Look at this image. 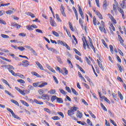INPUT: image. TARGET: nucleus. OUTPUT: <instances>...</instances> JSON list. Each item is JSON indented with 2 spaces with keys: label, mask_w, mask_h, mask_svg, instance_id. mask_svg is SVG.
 I'll list each match as a JSON object with an SVG mask.
<instances>
[{
  "label": "nucleus",
  "mask_w": 126,
  "mask_h": 126,
  "mask_svg": "<svg viewBox=\"0 0 126 126\" xmlns=\"http://www.w3.org/2000/svg\"><path fill=\"white\" fill-rule=\"evenodd\" d=\"M78 7L79 8V12L80 14H81L83 13V11H82V9L81 8V7L79 5V4L78 5Z\"/></svg>",
  "instance_id": "obj_34"
},
{
  "label": "nucleus",
  "mask_w": 126,
  "mask_h": 126,
  "mask_svg": "<svg viewBox=\"0 0 126 126\" xmlns=\"http://www.w3.org/2000/svg\"><path fill=\"white\" fill-rule=\"evenodd\" d=\"M97 62L100 68H101V70H103V71H104V67H103V65H102V63H101V62H100V61H99V60H97Z\"/></svg>",
  "instance_id": "obj_9"
},
{
  "label": "nucleus",
  "mask_w": 126,
  "mask_h": 126,
  "mask_svg": "<svg viewBox=\"0 0 126 126\" xmlns=\"http://www.w3.org/2000/svg\"><path fill=\"white\" fill-rule=\"evenodd\" d=\"M36 65L41 69V70H44V67H43V65L40 63L38 61L35 62Z\"/></svg>",
  "instance_id": "obj_8"
},
{
  "label": "nucleus",
  "mask_w": 126,
  "mask_h": 126,
  "mask_svg": "<svg viewBox=\"0 0 126 126\" xmlns=\"http://www.w3.org/2000/svg\"><path fill=\"white\" fill-rule=\"evenodd\" d=\"M25 90H24L23 91L20 90L19 93H20V94H22V95H25L26 94L25 93V91H24Z\"/></svg>",
  "instance_id": "obj_58"
},
{
  "label": "nucleus",
  "mask_w": 126,
  "mask_h": 126,
  "mask_svg": "<svg viewBox=\"0 0 126 126\" xmlns=\"http://www.w3.org/2000/svg\"><path fill=\"white\" fill-rule=\"evenodd\" d=\"M52 120H54V121H58L60 120V117L58 116H54L52 117Z\"/></svg>",
  "instance_id": "obj_40"
},
{
  "label": "nucleus",
  "mask_w": 126,
  "mask_h": 126,
  "mask_svg": "<svg viewBox=\"0 0 126 126\" xmlns=\"http://www.w3.org/2000/svg\"><path fill=\"white\" fill-rule=\"evenodd\" d=\"M57 114H58V115H60V116H61L62 118H64V115H63V112H58Z\"/></svg>",
  "instance_id": "obj_54"
},
{
  "label": "nucleus",
  "mask_w": 126,
  "mask_h": 126,
  "mask_svg": "<svg viewBox=\"0 0 126 126\" xmlns=\"http://www.w3.org/2000/svg\"><path fill=\"white\" fill-rule=\"evenodd\" d=\"M13 12H14L13 11H12L11 10H9L6 12V13L7 14H12V13H13Z\"/></svg>",
  "instance_id": "obj_52"
},
{
  "label": "nucleus",
  "mask_w": 126,
  "mask_h": 126,
  "mask_svg": "<svg viewBox=\"0 0 126 126\" xmlns=\"http://www.w3.org/2000/svg\"><path fill=\"white\" fill-rule=\"evenodd\" d=\"M77 114L76 115L77 117L78 118H79L80 119H81V118H82V117H83L82 113H80V111H79V110H77Z\"/></svg>",
  "instance_id": "obj_11"
},
{
  "label": "nucleus",
  "mask_w": 126,
  "mask_h": 126,
  "mask_svg": "<svg viewBox=\"0 0 126 126\" xmlns=\"http://www.w3.org/2000/svg\"><path fill=\"white\" fill-rule=\"evenodd\" d=\"M109 48H110L111 53L112 54H114V47H113V45H110Z\"/></svg>",
  "instance_id": "obj_32"
},
{
  "label": "nucleus",
  "mask_w": 126,
  "mask_h": 126,
  "mask_svg": "<svg viewBox=\"0 0 126 126\" xmlns=\"http://www.w3.org/2000/svg\"><path fill=\"white\" fill-rule=\"evenodd\" d=\"M99 30L101 32H103L105 34H107V31H106V29H105V25L104 24V22L103 21H101V25L99 27Z\"/></svg>",
  "instance_id": "obj_1"
},
{
  "label": "nucleus",
  "mask_w": 126,
  "mask_h": 126,
  "mask_svg": "<svg viewBox=\"0 0 126 126\" xmlns=\"http://www.w3.org/2000/svg\"><path fill=\"white\" fill-rule=\"evenodd\" d=\"M103 99H104L105 100V101H106V102H107V103H109L110 102V100H109V99H108V98H107V97H106V96H102Z\"/></svg>",
  "instance_id": "obj_63"
},
{
  "label": "nucleus",
  "mask_w": 126,
  "mask_h": 126,
  "mask_svg": "<svg viewBox=\"0 0 126 126\" xmlns=\"http://www.w3.org/2000/svg\"><path fill=\"white\" fill-rule=\"evenodd\" d=\"M72 92L73 93V94H75L76 96H77L78 95V93L76 92L75 89H73V88H71Z\"/></svg>",
  "instance_id": "obj_25"
},
{
  "label": "nucleus",
  "mask_w": 126,
  "mask_h": 126,
  "mask_svg": "<svg viewBox=\"0 0 126 126\" xmlns=\"http://www.w3.org/2000/svg\"><path fill=\"white\" fill-rule=\"evenodd\" d=\"M59 90L62 94H63V95H66V92H65L63 90L59 89Z\"/></svg>",
  "instance_id": "obj_51"
},
{
  "label": "nucleus",
  "mask_w": 126,
  "mask_h": 126,
  "mask_svg": "<svg viewBox=\"0 0 126 126\" xmlns=\"http://www.w3.org/2000/svg\"><path fill=\"white\" fill-rule=\"evenodd\" d=\"M110 122L112 124V125H113V126H117V124L115 123V121L112 120V119H110Z\"/></svg>",
  "instance_id": "obj_64"
},
{
  "label": "nucleus",
  "mask_w": 126,
  "mask_h": 126,
  "mask_svg": "<svg viewBox=\"0 0 126 126\" xmlns=\"http://www.w3.org/2000/svg\"><path fill=\"white\" fill-rule=\"evenodd\" d=\"M77 109H78V108H77V107H72L71 108V109L72 110V111L74 113V112H76V111H77Z\"/></svg>",
  "instance_id": "obj_41"
},
{
  "label": "nucleus",
  "mask_w": 126,
  "mask_h": 126,
  "mask_svg": "<svg viewBox=\"0 0 126 126\" xmlns=\"http://www.w3.org/2000/svg\"><path fill=\"white\" fill-rule=\"evenodd\" d=\"M26 14H27V15L31 16L32 18H34V17H35V15H34L31 12H28L26 13Z\"/></svg>",
  "instance_id": "obj_13"
},
{
  "label": "nucleus",
  "mask_w": 126,
  "mask_h": 126,
  "mask_svg": "<svg viewBox=\"0 0 126 126\" xmlns=\"http://www.w3.org/2000/svg\"><path fill=\"white\" fill-rule=\"evenodd\" d=\"M48 93H49V94H55V93H56V90H51L50 91H49L48 92Z\"/></svg>",
  "instance_id": "obj_42"
},
{
  "label": "nucleus",
  "mask_w": 126,
  "mask_h": 126,
  "mask_svg": "<svg viewBox=\"0 0 126 126\" xmlns=\"http://www.w3.org/2000/svg\"><path fill=\"white\" fill-rule=\"evenodd\" d=\"M14 27H15L16 28H17V29H20V28H21V26L18 25V24H16L15 25Z\"/></svg>",
  "instance_id": "obj_61"
},
{
  "label": "nucleus",
  "mask_w": 126,
  "mask_h": 126,
  "mask_svg": "<svg viewBox=\"0 0 126 126\" xmlns=\"http://www.w3.org/2000/svg\"><path fill=\"white\" fill-rule=\"evenodd\" d=\"M52 33L53 34V35H54V36H56V37H60V34H59V33L57 32L54 31H52Z\"/></svg>",
  "instance_id": "obj_30"
},
{
  "label": "nucleus",
  "mask_w": 126,
  "mask_h": 126,
  "mask_svg": "<svg viewBox=\"0 0 126 126\" xmlns=\"http://www.w3.org/2000/svg\"><path fill=\"white\" fill-rule=\"evenodd\" d=\"M57 43L58 45H63V46H64V44H65V42H63L61 40H58Z\"/></svg>",
  "instance_id": "obj_38"
},
{
  "label": "nucleus",
  "mask_w": 126,
  "mask_h": 126,
  "mask_svg": "<svg viewBox=\"0 0 126 126\" xmlns=\"http://www.w3.org/2000/svg\"><path fill=\"white\" fill-rule=\"evenodd\" d=\"M82 40L83 42V47L84 50H86V43H88L87 42V40L86 39V37L84 36H83L82 38Z\"/></svg>",
  "instance_id": "obj_2"
},
{
  "label": "nucleus",
  "mask_w": 126,
  "mask_h": 126,
  "mask_svg": "<svg viewBox=\"0 0 126 126\" xmlns=\"http://www.w3.org/2000/svg\"><path fill=\"white\" fill-rule=\"evenodd\" d=\"M18 50H19L20 51H21L22 52H23V51L25 50V48L23 46L18 47Z\"/></svg>",
  "instance_id": "obj_47"
},
{
  "label": "nucleus",
  "mask_w": 126,
  "mask_h": 126,
  "mask_svg": "<svg viewBox=\"0 0 126 126\" xmlns=\"http://www.w3.org/2000/svg\"><path fill=\"white\" fill-rule=\"evenodd\" d=\"M96 15H97V16L99 17V18L100 19H103V16H102V14H101V13H100V12H96Z\"/></svg>",
  "instance_id": "obj_22"
},
{
  "label": "nucleus",
  "mask_w": 126,
  "mask_h": 126,
  "mask_svg": "<svg viewBox=\"0 0 126 126\" xmlns=\"http://www.w3.org/2000/svg\"><path fill=\"white\" fill-rule=\"evenodd\" d=\"M67 114L69 116H72V115H74V113L71 109L68 110Z\"/></svg>",
  "instance_id": "obj_17"
},
{
  "label": "nucleus",
  "mask_w": 126,
  "mask_h": 126,
  "mask_svg": "<svg viewBox=\"0 0 126 126\" xmlns=\"http://www.w3.org/2000/svg\"><path fill=\"white\" fill-rule=\"evenodd\" d=\"M7 69H8V70H9V69H14V67H13V66H12L11 65H8Z\"/></svg>",
  "instance_id": "obj_59"
},
{
  "label": "nucleus",
  "mask_w": 126,
  "mask_h": 126,
  "mask_svg": "<svg viewBox=\"0 0 126 126\" xmlns=\"http://www.w3.org/2000/svg\"><path fill=\"white\" fill-rule=\"evenodd\" d=\"M10 101L12 103H13V104H15V105H16V106H19V103H18V102H17V101L14 99H11Z\"/></svg>",
  "instance_id": "obj_16"
},
{
  "label": "nucleus",
  "mask_w": 126,
  "mask_h": 126,
  "mask_svg": "<svg viewBox=\"0 0 126 126\" xmlns=\"http://www.w3.org/2000/svg\"><path fill=\"white\" fill-rule=\"evenodd\" d=\"M57 102H58V103H63V100L61 97H57Z\"/></svg>",
  "instance_id": "obj_14"
},
{
  "label": "nucleus",
  "mask_w": 126,
  "mask_h": 126,
  "mask_svg": "<svg viewBox=\"0 0 126 126\" xmlns=\"http://www.w3.org/2000/svg\"><path fill=\"white\" fill-rule=\"evenodd\" d=\"M56 19L59 22H62V20H61V18H60V16L58 14H56Z\"/></svg>",
  "instance_id": "obj_46"
},
{
  "label": "nucleus",
  "mask_w": 126,
  "mask_h": 126,
  "mask_svg": "<svg viewBox=\"0 0 126 126\" xmlns=\"http://www.w3.org/2000/svg\"><path fill=\"white\" fill-rule=\"evenodd\" d=\"M27 28L28 30H33V26L32 25H28L27 26Z\"/></svg>",
  "instance_id": "obj_36"
},
{
  "label": "nucleus",
  "mask_w": 126,
  "mask_h": 126,
  "mask_svg": "<svg viewBox=\"0 0 126 126\" xmlns=\"http://www.w3.org/2000/svg\"><path fill=\"white\" fill-rule=\"evenodd\" d=\"M40 83L39 82H37V83H34L32 84V85L34 87H37V86L39 87V84Z\"/></svg>",
  "instance_id": "obj_56"
},
{
  "label": "nucleus",
  "mask_w": 126,
  "mask_h": 126,
  "mask_svg": "<svg viewBox=\"0 0 126 126\" xmlns=\"http://www.w3.org/2000/svg\"><path fill=\"white\" fill-rule=\"evenodd\" d=\"M93 22L94 25L96 26L97 25V19H96V17L94 16L93 20Z\"/></svg>",
  "instance_id": "obj_21"
},
{
  "label": "nucleus",
  "mask_w": 126,
  "mask_h": 126,
  "mask_svg": "<svg viewBox=\"0 0 126 126\" xmlns=\"http://www.w3.org/2000/svg\"><path fill=\"white\" fill-rule=\"evenodd\" d=\"M17 81L19 82V83H22V84H24V83H25V81L22 79H18Z\"/></svg>",
  "instance_id": "obj_45"
},
{
  "label": "nucleus",
  "mask_w": 126,
  "mask_h": 126,
  "mask_svg": "<svg viewBox=\"0 0 126 126\" xmlns=\"http://www.w3.org/2000/svg\"><path fill=\"white\" fill-rule=\"evenodd\" d=\"M63 69H63L60 70V71L59 72H61V73H62L63 75H67V74H68V71L67 70V69H66V68L64 67ZM63 70L64 71V73H63Z\"/></svg>",
  "instance_id": "obj_5"
},
{
  "label": "nucleus",
  "mask_w": 126,
  "mask_h": 126,
  "mask_svg": "<svg viewBox=\"0 0 126 126\" xmlns=\"http://www.w3.org/2000/svg\"><path fill=\"white\" fill-rule=\"evenodd\" d=\"M118 38L119 39V41L121 44H123V43H124V40H123V38H122V36H121V35H118Z\"/></svg>",
  "instance_id": "obj_37"
},
{
  "label": "nucleus",
  "mask_w": 126,
  "mask_h": 126,
  "mask_svg": "<svg viewBox=\"0 0 126 126\" xmlns=\"http://www.w3.org/2000/svg\"><path fill=\"white\" fill-rule=\"evenodd\" d=\"M22 63V65L24 67H27L29 65V62L27 60H23Z\"/></svg>",
  "instance_id": "obj_6"
},
{
  "label": "nucleus",
  "mask_w": 126,
  "mask_h": 126,
  "mask_svg": "<svg viewBox=\"0 0 126 126\" xmlns=\"http://www.w3.org/2000/svg\"><path fill=\"white\" fill-rule=\"evenodd\" d=\"M73 51H74L76 54H77V55H78V56H81V53H80V52L78 51V50H77L76 49L74 48Z\"/></svg>",
  "instance_id": "obj_35"
},
{
  "label": "nucleus",
  "mask_w": 126,
  "mask_h": 126,
  "mask_svg": "<svg viewBox=\"0 0 126 126\" xmlns=\"http://www.w3.org/2000/svg\"><path fill=\"white\" fill-rule=\"evenodd\" d=\"M32 74H33L37 77H41V75H39L37 72H32Z\"/></svg>",
  "instance_id": "obj_31"
},
{
  "label": "nucleus",
  "mask_w": 126,
  "mask_h": 126,
  "mask_svg": "<svg viewBox=\"0 0 126 126\" xmlns=\"http://www.w3.org/2000/svg\"><path fill=\"white\" fill-rule=\"evenodd\" d=\"M65 90H66V91L69 92V93H71V90H70V88L69 87H66Z\"/></svg>",
  "instance_id": "obj_60"
},
{
  "label": "nucleus",
  "mask_w": 126,
  "mask_h": 126,
  "mask_svg": "<svg viewBox=\"0 0 126 126\" xmlns=\"http://www.w3.org/2000/svg\"><path fill=\"white\" fill-rule=\"evenodd\" d=\"M87 123L89 125V126H94L92 125V122H91V121H90V120L88 119L87 120Z\"/></svg>",
  "instance_id": "obj_43"
},
{
  "label": "nucleus",
  "mask_w": 126,
  "mask_h": 126,
  "mask_svg": "<svg viewBox=\"0 0 126 126\" xmlns=\"http://www.w3.org/2000/svg\"><path fill=\"white\" fill-rule=\"evenodd\" d=\"M86 59V61L88 63V64H89L90 65V64H91V62L90 61V60L88 59V57H85Z\"/></svg>",
  "instance_id": "obj_39"
},
{
  "label": "nucleus",
  "mask_w": 126,
  "mask_h": 126,
  "mask_svg": "<svg viewBox=\"0 0 126 126\" xmlns=\"http://www.w3.org/2000/svg\"><path fill=\"white\" fill-rule=\"evenodd\" d=\"M12 116L13 117V118H14L15 119H19V117H18V116L15 115V114H14V112H13L12 114Z\"/></svg>",
  "instance_id": "obj_53"
},
{
  "label": "nucleus",
  "mask_w": 126,
  "mask_h": 126,
  "mask_svg": "<svg viewBox=\"0 0 126 126\" xmlns=\"http://www.w3.org/2000/svg\"><path fill=\"white\" fill-rule=\"evenodd\" d=\"M9 72H11V73L12 74V75H13V76H18L17 74L15 73V72H14L13 70L9 69Z\"/></svg>",
  "instance_id": "obj_24"
},
{
  "label": "nucleus",
  "mask_w": 126,
  "mask_h": 126,
  "mask_svg": "<svg viewBox=\"0 0 126 126\" xmlns=\"http://www.w3.org/2000/svg\"><path fill=\"white\" fill-rule=\"evenodd\" d=\"M50 24L51 26H53L54 27H56L57 26V23L55 21V20H50Z\"/></svg>",
  "instance_id": "obj_10"
},
{
  "label": "nucleus",
  "mask_w": 126,
  "mask_h": 126,
  "mask_svg": "<svg viewBox=\"0 0 126 126\" xmlns=\"http://www.w3.org/2000/svg\"><path fill=\"white\" fill-rule=\"evenodd\" d=\"M20 102L22 103V104H23V105H24V106H26V107H29V104L25 101L21 100Z\"/></svg>",
  "instance_id": "obj_12"
},
{
  "label": "nucleus",
  "mask_w": 126,
  "mask_h": 126,
  "mask_svg": "<svg viewBox=\"0 0 126 126\" xmlns=\"http://www.w3.org/2000/svg\"><path fill=\"white\" fill-rule=\"evenodd\" d=\"M69 24V26L70 27V30H71V31H74V30L73 29V27H72V25H71V23H70V22H69L68 23Z\"/></svg>",
  "instance_id": "obj_44"
},
{
  "label": "nucleus",
  "mask_w": 126,
  "mask_h": 126,
  "mask_svg": "<svg viewBox=\"0 0 126 126\" xmlns=\"http://www.w3.org/2000/svg\"><path fill=\"white\" fill-rule=\"evenodd\" d=\"M44 111H45V112H46L47 113H48V114H51V110H50L49 108H44Z\"/></svg>",
  "instance_id": "obj_48"
},
{
  "label": "nucleus",
  "mask_w": 126,
  "mask_h": 126,
  "mask_svg": "<svg viewBox=\"0 0 126 126\" xmlns=\"http://www.w3.org/2000/svg\"><path fill=\"white\" fill-rule=\"evenodd\" d=\"M46 85H48V83L47 82L42 83L41 84L38 85V87L42 88V87H44V86H46Z\"/></svg>",
  "instance_id": "obj_18"
},
{
  "label": "nucleus",
  "mask_w": 126,
  "mask_h": 126,
  "mask_svg": "<svg viewBox=\"0 0 126 126\" xmlns=\"http://www.w3.org/2000/svg\"><path fill=\"white\" fill-rule=\"evenodd\" d=\"M118 96L120 97V98L121 100H123L124 99V97L123 96V94H122V93H121V92L118 91Z\"/></svg>",
  "instance_id": "obj_28"
},
{
  "label": "nucleus",
  "mask_w": 126,
  "mask_h": 126,
  "mask_svg": "<svg viewBox=\"0 0 126 126\" xmlns=\"http://www.w3.org/2000/svg\"><path fill=\"white\" fill-rule=\"evenodd\" d=\"M1 81H2L3 83H5V84H6V85H7L8 87H10V85H9L8 82H7V81H6V80H4V79H1Z\"/></svg>",
  "instance_id": "obj_20"
},
{
  "label": "nucleus",
  "mask_w": 126,
  "mask_h": 126,
  "mask_svg": "<svg viewBox=\"0 0 126 126\" xmlns=\"http://www.w3.org/2000/svg\"><path fill=\"white\" fill-rule=\"evenodd\" d=\"M28 88L29 90L30 91V90H34V87L31 85H30L28 87Z\"/></svg>",
  "instance_id": "obj_62"
},
{
  "label": "nucleus",
  "mask_w": 126,
  "mask_h": 126,
  "mask_svg": "<svg viewBox=\"0 0 126 126\" xmlns=\"http://www.w3.org/2000/svg\"><path fill=\"white\" fill-rule=\"evenodd\" d=\"M61 13L63 16L64 17H66V15H65V13L64 12V10H61Z\"/></svg>",
  "instance_id": "obj_50"
},
{
  "label": "nucleus",
  "mask_w": 126,
  "mask_h": 126,
  "mask_svg": "<svg viewBox=\"0 0 126 126\" xmlns=\"http://www.w3.org/2000/svg\"><path fill=\"white\" fill-rule=\"evenodd\" d=\"M89 114H90V115L91 116V117L92 118H93L94 119H96V116H95V115H94L92 112H91V111H88Z\"/></svg>",
  "instance_id": "obj_27"
},
{
  "label": "nucleus",
  "mask_w": 126,
  "mask_h": 126,
  "mask_svg": "<svg viewBox=\"0 0 126 126\" xmlns=\"http://www.w3.org/2000/svg\"><path fill=\"white\" fill-rule=\"evenodd\" d=\"M53 77L56 84H59V81H58V79H57V77H56V76H55L54 75L53 76Z\"/></svg>",
  "instance_id": "obj_55"
},
{
  "label": "nucleus",
  "mask_w": 126,
  "mask_h": 126,
  "mask_svg": "<svg viewBox=\"0 0 126 126\" xmlns=\"http://www.w3.org/2000/svg\"><path fill=\"white\" fill-rule=\"evenodd\" d=\"M34 103H35L36 104H38V105H43V104H44V102L42 101H39L37 99H34Z\"/></svg>",
  "instance_id": "obj_15"
},
{
  "label": "nucleus",
  "mask_w": 126,
  "mask_h": 126,
  "mask_svg": "<svg viewBox=\"0 0 126 126\" xmlns=\"http://www.w3.org/2000/svg\"><path fill=\"white\" fill-rule=\"evenodd\" d=\"M46 103L48 105V106H50V107H55V105L48 101H46Z\"/></svg>",
  "instance_id": "obj_49"
},
{
  "label": "nucleus",
  "mask_w": 126,
  "mask_h": 126,
  "mask_svg": "<svg viewBox=\"0 0 126 126\" xmlns=\"http://www.w3.org/2000/svg\"><path fill=\"white\" fill-rule=\"evenodd\" d=\"M58 99V97L56 95H53L51 98L52 102H54L55 100H57Z\"/></svg>",
  "instance_id": "obj_29"
},
{
  "label": "nucleus",
  "mask_w": 126,
  "mask_h": 126,
  "mask_svg": "<svg viewBox=\"0 0 126 126\" xmlns=\"http://www.w3.org/2000/svg\"><path fill=\"white\" fill-rule=\"evenodd\" d=\"M63 46L65 47L67 50H69V51H70V47H69V46H68V45H67L66 43H65V44H64V45Z\"/></svg>",
  "instance_id": "obj_57"
},
{
  "label": "nucleus",
  "mask_w": 126,
  "mask_h": 126,
  "mask_svg": "<svg viewBox=\"0 0 126 126\" xmlns=\"http://www.w3.org/2000/svg\"><path fill=\"white\" fill-rule=\"evenodd\" d=\"M75 59H76V60H77V61H79V62H80V63H83V62L82 61V60H81V58L79 57V56H77V55H75Z\"/></svg>",
  "instance_id": "obj_26"
},
{
  "label": "nucleus",
  "mask_w": 126,
  "mask_h": 126,
  "mask_svg": "<svg viewBox=\"0 0 126 126\" xmlns=\"http://www.w3.org/2000/svg\"><path fill=\"white\" fill-rule=\"evenodd\" d=\"M46 46L47 47L48 51H50V52H53V53H55V54H57L58 53V51L55 49H54L52 47L49 48V47H48V45H46Z\"/></svg>",
  "instance_id": "obj_7"
},
{
  "label": "nucleus",
  "mask_w": 126,
  "mask_h": 126,
  "mask_svg": "<svg viewBox=\"0 0 126 126\" xmlns=\"http://www.w3.org/2000/svg\"><path fill=\"white\" fill-rule=\"evenodd\" d=\"M107 0H105L103 4V8L104 9H107Z\"/></svg>",
  "instance_id": "obj_19"
},
{
  "label": "nucleus",
  "mask_w": 126,
  "mask_h": 126,
  "mask_svg": "<svg viewBox=\"0 0 126 126\" xmlns=\"http://www.w3.org/2000/svg\"><path fill=\"white\" fill-rule=\"evenodd\" d=\"M41 99H43V100H47V101H50V96L48 94H43L41 96Z\"/></svg>",
  "instance_id": "obj_4"
},
{
  "label": "nucleus",
  "mask_w": 126,
  "mask_h": 126,
  "mask_svg": "<svg viewBox=\"0 0 126 126\" xmlns=\"http://www.w3.org/2000/svg\"><path fill=\"white\" fill-rule=\"evenodd\" d=\"M100 105L101 108H103V110H104V111H105V112H107L108 111V110H107V108H106V107H105L103 103H101Z\"/></svg>",
  "instance_id": "obj_33"
},
{
  "label": "nucleus",
  "mask_w": 126,
  "mask_h": 126,
  "mask_svg": "<svg viewBox=\"0 0 126 126\" xmlns=\"http://www.w3.org/2000/svg\"><path fill=\"white\" fill-rule=\"evenodd\" d=\"M1 37H2V38H4V39H9V36L4 34H1Z\"/></svg>",
  "instance_id": "obj_23"
},
{
  "label": "nucleus",
  "mask_w": 126,
  "mask_h": 126,
  "mask_svg": "<svg viewBox=\"0 0 126 126\" xmlns=\"http://www.w3.org/2000/svg\"><path fill=\"white\" fill-rule=\"evenodd\" d=\"M89 41H90V46L92 48V50H93L94 53H96V50H95V47L94 45H93V43H92V39L89 36Z\"/></svg>",
  "instance_id": "obj_3"
}]
</instances>
